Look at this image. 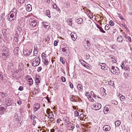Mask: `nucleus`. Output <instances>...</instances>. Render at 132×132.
<instances>
[{"instance_id":"obj_1","label":"nucleus","mask_w":132,"mask_h":132,"mask_svg":"<svg viewBox=\"0 0 132 132\" xmlns=\"http://www.w3.org/2000/svg\"><path fill=\"white\" fill-rule=\"evenodd\" d=\"M18 12L16 9H13L9 14L7 17V20L10 22L16 20Z\"/></svg>"},{"instance_id":"obj_2","label":"nucleus","mask_w":132,"mask_h":132,"mask_svg":"<svg viewBox=\"0 0 132 132\" xmlns=\"http://www.w3.org/2000/svg\"><path fill=\"white\" fill-rule=\"evenodd\" d=\"M111 72L113 74L118 75L120 73L119 69L117 67H115L114 66L111 67Z\"/></svg>"},{"instance_id":"obj_3","label":"nucleus","mask_w":132,"mask_h":132,"mask_svg":"<svg viewBox=\"0 0 132 132\" xmlns=\"http://www.w3.org/2000/svg\"><path fill=\"white\" fill-rule=\"evenodd\" d=\"M40 58L38 57L33 61L32 63V65L34 67H36L40 63Z\"/></svg>"},{"instance_id":"obj_4","label":"nucleus","mask_w":132,"mask_h":132,"mask_svg":"<svg viewBox=\"0 0 132 132\" xmlns=\"http://www.w3.org/2000/svg\"><path fill=\"white\" fill-rule=\"evenodd\" d=\"M29 24L31 27H35L37 26V22L35 20L31 19L29 21Z\"/></svg>"},{"instance_id":"obj_5","label":"nucleus","mask_w":132,"mask_h":132,"mask_svg":"<svg viewBox=\"0 0 132 132\" xmlns=\"http://www.w3.org/2000/svg\"><path fill=\"white\" fill-rule=\"evenodd\" d=\"M93 106H94L93 109L95 110H97L101 109V105L99 103H96L93 104Z\"/></svg>"},{"instance_id":"obj_6","label":"nucleus","mask_w":132,"mask_h":132,"mask_svg":"<svg viewBox=\"0 0 132 132\" xmlns=\"http://www.w3.org/2000/svg\"><path fill=\"white\" fill-rule=\"evenodd\" d=\"M84 46L85 49H88L89 50V47L90 46V44L89 43V42L87 40L86 41H84Z\"/></svg>"},{"instance_id":"obj_7","label":"nucleus","mask_w":132,"mask_h":132,"mask_svg":"<svg viewBox=\"0 0 132 132\" xmlns=\"http://www.w3.org/2000/svg\"><path fill=\"white\" fill-rule=\"evenodd\" d=\"M32 50H23V52L25 56H29L30 55Z\"/></svg>"},{"instance_id":"obj_8","label":"nucleus","mask_w":132,"mask_h":132,"mask_svg":"<svg viewBox=\"0 0 132 132\" xmlns=\"http://www.w3.org/2000/svg\"><path fill=\"white\" fill-rule=\"evenodd\" d=\"M70 35L71 38L73 41H75L77 38V36L75 32H71Z\"/></svg>"},{"instance_id":"obj_9","label":"nucleus","mask_w":132,"mask_h":132,"mask_svg":"<svg viewBox=\"0 0 132 132\" xmlns=\"http://www.w3.org/2000/svg\"><path fill=\"white\" fill-rule=\"evenodd\" d=\"M4 53L2 54V56L4 57L6 56V58H8L9 55V50H4Z\"/></svg>"},{"instance_id":"obj_10","label":"nucleus","mask_w":132,"mask_h":132,"mask_svg":"<svg viewBox=\"0 0 132 132\" xmlns=\"http://www.w3.org/2000/svg\"><path fill=\"white\" fill-rule=\"evenodd\" d=\"M68 125L67 127L68 130H73L75 128V126L72 123L70 122Z\"/></svg>"},{"instance_id":"obj_11","label":"nucleus","mask_w":132,"mask_h":132,"mask_svg":"<svg viewBox=\"0 0 132 132\" xmlns=\"http://www.w3.org/2000/svg\"><path fill=\"white\" fill-rule=\"evenodd\" d=\"M6 104L8 106L10 105L12 103L11 100L9 98H7L5 100Z\"/></svg>"},{"instance_id":"obj_12","label":"nucleus","mask_w":132,"mask_h":132,"mask_svg":"<svg viewBox=\"0 0 132 132\" xmlns=\"http://www.w3.org/2000/svg\"><path fill=\"white\" fill-rule=\"evenodd\" d=\"M103 130L106 131H109L111 129L110 126L107 125H105L103 127Z\"/></svg>"},{"instance_id":"obj_13","label":"nucleus","mask_w":132,"mask_h":132,"mask_svg":"<svg viewBox=\"0 0 132 132\" xmlns=\"http://www.w3.org/2000/svg\"><path fill=\"white\" fill-rule=\"evenodd\" d=\"M63 120L67 125H68L70 122L69 118L67 117H64L63 118Z\"/></svg>"},{"instance_id":"obj_14","label":"nucleus","mask_w":132,"mask_h":132,"mask_svg":"<svg viewBox=\"0 0 132 132\" xmlns=\"http://www.w3.org/2000/svg\"><path fill=\"white\" fill-rule=\"evenodd\" d=\"M76 22L78 24H81L83 22V20L81 18H79L76 20Z\"/></svg>"},{"instance_id":"obj_15","label":"nucleus","mask_w":132,"mask_h":132,"mask_svg":"<svg viewBox=\"0 0 132 132\" xmlns=\"http://www.w3.org/2000/svg\"><path fill=\"white\" fill-rule=\"evenodd\" d=\"M18 34L16 32L15 33L14 40L16 42H17L18 41Z\"/></svg>"},{"instance_id":"obj_16","label":"nucleus","mask_w":132,"mask_h":132,"mask_svg":"<svg viewBox=\"0 0 132 132\" xmlns=\"http://www.w3.org/2000/svg\"><path fill=\"white\" fill-rule=\"evenodd\" d=\"M5 110V108L2 106H0V115H2L4 113L3 111Z\"/></svg>"},{"instance_id":"obj_17","label":"nucleus","mask_w":132,"mask_h":132,"mask_svg":"<svg viewBox=\"0 0 132 132\" xmlns=\"http://www.w3.org/2000/svg\"><path fill=\"white\" fill-rule=\"evenodd\" d=\"M123 39V38L121 35L119 36L117 39V40L119 42H122Z\"/></svg>"},{"instance_id":"obj_18","label":"nucleus","mask_w":132,"mask_h":132,"mask_svg":"<svg viewBox=\"0 0 132 132\" xmlns=\"http://www.w3.org/2000/svg\"><path fill=\"white\" fill-rule=\"evenodd\" d=\"M31 6L30 4L27 5L26 6V10L28 11L29 12L31 11Z\"/></svg>"},{"instance_id":"obj_19","label":"nucleus","mask_w":132,"mask_h":132,"mask_svg":"<svg viewBox=\"0 0 132 132\" xmlns=\"http://www.w3.org/2000/svg\"><path fill=\"white\" fill-rule=\"evenodd\" d=\"M109 108H108V106H105L104 107V112L105 114L107 113L109 111Z\"/></svg>"},{"instance_id":"obj_20","label":"nucleus","mask_w":132,"mask_h":132,"mask_svg":"<svg viewBox=\"0 0 132 132\" xmlns=\"http://www.w3.org/2000/svg\"><path fill=\"white\" fill-rule=\"evenodd\" d=\"M63 52V54L65 56H68L69 55V51H67L66 50H62Z\"/></svg>"},{"instance_id":"obj_21","label":"nucleus","mask_w":132,"mask_h":132,"mask_svg":"<svg viewBox=\"0 0 132 132\" xmlns=\"http://www.w3.org/2000/svg\"><path fill=\"white\" fill-rule=\"evenodd\" d=\"M38 52V50H34V56H31L30 57H32L33 59V60L34 59V57L35 56H36Z\"/></svg>"},{"instance_id":"obj_22","label":"nucleus","mask_w":132,"mask_h":132,"mask_svg":"<svg viewBox=\"0 0 132 132\" xmlns=\"http://www.w3.org/2000/svg\"><path fill=\"white\" fill-rule=\"evenodd\" d=\"M97 27L99 29L100 31L101 32H102L103 33H105V31L103 30L102 28L100 26H99L98 25L97 26Z\"/></svg>"},{"instance_id":"obj_23","label":"nucleus","mask_w":132,"mask_h":132,"mask_svg":"<svg viewBox=\"0 0 132 132\" xmlns=\"http://www.w3.org/2000/svg\"><path fill=\"white\" fill-rule=\"evenodd\" d=\"M84 67L88 69H90L91 68L90 65L86 62L85 65Z\"/></svg>"},{"instance_id":"obj_24","label":"nucleus","mask_w":132,"mask_h":132,"mask_svg":"<svg viewBox=\"0 0 132 132\" xmlns=\"http://www.w3.org/2000/svg\"><path fill=\"white\" fill-rule=\"evenodd\" d=\"M72 19L71 18H70L68 20V23L69 25L70 26H71L72 25Z\"/></svg>"},{"instance_id":"obj_25","label":"nucleus","mask_w":132,"mask_h":132,"mask_svg":"<svg viewBox=\"0 0 132 132\" xmlns=\"http://www.w3.org/2000/svg\"><path fill=\"white\" fill-rule=\"evenodd\" d=\"M79 62L84 67L86 63L85 61L82 60H80Z\"/></svg>"},{"instance_id":"obj_26","label":"nucleus","mask_w":132,"mask_h":132,"mask_svg":"<svg viewBox=\"0 0 132 132\" xmlns=\"http://www.w3.org/2000/svg\"><path fill=\"white\" fill-rule=\"evenodd\" d=\"M46 14L50 18L51 16L50 15V11L49 10H47L46 11Z\"/></svg>"},{"instance_id":"obj_27","label":"nucleus","mask_w":132,"mask_h":132,"mask_svg":"<svg viewBox=\"0 0 132 132\" xmlns=\"http://www.w3.org/2000/svg\"><path fill=\"white\" fill-rule=\"evenodd\" d=\"M75 98L76 97L75 96L72 95L71 97V96L70 97V100L71 101H75Z\"/></svg>"},{"instance_id":"obj_28","label":"nucleus","mask_w":132,"mask_h":132,"mask_svg":"<svg viewBox=\"0 0 132 132\" xmlns=\"http://www.w3.org/2000/svg\"><path fill=\"white\" fill-rule=\"evenodd\" d=\"M121 123L120 121L119 120H117L115 122V125L116 126H119Z\"/></svg>"},{"instance_id":"obj_29","label":"nucleus","mask_w":132,"mask_h":132,"mask_svg":"<svg viewBox=\"0 0 132 132\" xmlns=\"http://www.w3.org/2000/svg\"><path fill=\"white\" fill-rule=\"evenodd\" d=\"M111 58L112 59V60L113 62L114 63H116V59L114 57H111Z\"/></svg>"},{"instance_id":"obj_30","label":"nucleus","mask_w":132,"mask_h":132,"mask_svg":"<svg viewBox=\"0 0 132 132\" xmlns=\"http://www.w3.org/2000/svg\"><path fill=\"white\" fill-rule=\"evenodd\" d=\"M120 66L122 69L124 70L125 69V68L126 67H125L124 65V63L123 62H122L121 63Z\"/></svg>"},{"instance_id":"obj_31","label":"nucleus","mask_w":132,"mask_h":132,"mask_svg":"<svg viewBox=\"0 0 132 132\" xmlns=\"http://www.w3.org/2000/svg\"><path fill=\"white\" fill-rule=\"evenodd\" d=\"M60 61L63 64H65V62L64 61L62 57H60Z\"/></svg>"},{"instance_id":"obj_32","label":"nucleus","mask_w":132,"mask_h":132,"mask_svg":"<svg viewBox=\"0 0 132 132\" xmlns=\"http://www.w3.org/2000/svg\"><path fill=\"white\" fill-rule=\"evenodd\" d=\"M18 114L16 113H15L14 115V118L16 120H17L18 119Z\"/></svg>"},{"instance_id":"obj_33","label":"nucleus","mask_w":132,"mask_h":132,"mask_svg":"<svg viewBox=\"0 0 132 132\" xmlns=\"http://www.w3.org/2000/svg\"><path fill=\"white\" fill-rule=\"evenodd\" d=\"M110 25L109 24H106L105 27V30H107L109 29L110 28L109 27Z\"/></svg>"},{"instance_id":"obj_34","label":"nucleus","mask_w":132,"mask_h":132,"mask_svg":"<svg viewBox=\"0 0 132 132\" xmlns=\"http://www.w3.org/2000/svg\"><path fill=\"white\" fill-rule=\"evenodd\" d=\"M44 63L45 64L47 65L48 64V61L46 59L45 60L43 61Z\"/></svg>"},{"instance_id":"obj_35","label":"nucleus","mask_w":132,"mask_h":132,"mask_svg":"<svg viewBox=\"0 0 132 132\" xmlns=\"http://www.w3.org/2000/svg\"><path fill=\"white\" fill-rule=\"evenodd\" d=\"M77 88L79 90H80L82 88V86L81 85L79 84L77 85Z\"/></svg>"},{"instance_id":"obj_36","label":"nucleus","mask_w":132,"mask_h":132,"mask_svg":"<svg viewBox=\"0 0 132 132\" xmlns=\"http://www.w3.org/2000/svg\"><path fill=\"white\" fill-rule=\"evenodd\" d=\"M111 86H112L113 85V82L112 81H110L108 83Z\"/></svg>"},{"instance_id":"obj_37","label":"nucleus","mask_w":132,"mask_h":132,"mask_svg":"<svg viewBox=\"0 0 132 132\" xmlns=\"http://www.w3.org/2000/svg\"><path fill=\"white\" fill-rule=\"evenodd\" d=\"M61 80L63 82H65L66 81L65 78L63 76L61 77Z\"/></svg>"},{"instance_id":"obj_38","label":"nucleus","mask_w":132,"mask_h":132,"mask_svg":"<svg viewBox=\"0 0 132 132\" xmlns=\"http://www.w3.org/2000/svg\"><path fill=\"white\" fill-rule=\"evenodd\" d=\"M110 25L111 26H113L114 24V23L113 21L111 20L109 22Z\"/></svg>"},{"instance_id":"obj_39","label":"nucleus","mask_w":132,"mask_h":132,"mask_svg":"<svg viewBox=\"0 0 132 132\" xmlns=\"http://www.w3.org/2000/svg\"><path fill=\"white\" fill-rule=\"evenodd\" d=\"M84 114L83 113H81L79 116L80 120H81L84 117Z\"/></svg>"},{"instance_id":"obj_40","label":"nucleus","mask_w":132,"mask_h":132,"mask_svg":"<svg viewBox=\"0 0 132 132\" xmlns=\"http://www.w3.org/2000/svg\"><path fill=\"white\" fill-rule=\"evenodd\" d=\"M79 113L78 111H75V117H78L79 116Z\"/></svg>"},{"instance_id":"obj_41","label":"nucleus","mask_w":132,"mask_h":132,"mask_svg":"<svg viewBox=\"0 0 132 132\" xmlns=\"http://www.w3.org/2000/svg\"><path fill=\"white\" fill-rule=\"evenodd\" d=\"M35 81L36 83L37 84H38V83H39L40 82V80H39V78H36Z\"/></svg>"},{"instance_id":"obj_42","label":"nucleus","mask_w":132,"mask_h":132,"mask_svg":"<svg viewBox=\"0 0 132 132\" xmlns=\"http://www.w3.org/2000/svg\"><path fill=\"white\" fill-rule=\"evenodd\" d=\"M35 105L37 107H38V108H40V104H39V103H36L35 104Z\"/></svg>"},{"instance_id":"obj_43","label":"nucleus","mask_w":132,"mask_h":132,"mask_svg":"<svg viewBox=\"0 0 132 132\" xmlns=\"http://www.w3.org/2000/svg\"><path fill=\"white\" fill-rule=\"evenodd\" d=\"M0 94L2 95V96L3 97H5L6 96V94L4 92H0Z\"/></svg>"},{"instance_id":"obj_44","label":"nucleus","mask_w":132,"mask_h":132,"mask_svg":"<svg viewBox=\"0 0 132 132\" xmlns=\"http://www.w3.org/2000/svg\"><path fill=\"white\" fill-rule=\"evenodd\" d=\"M69 85L70 86V87L72 89L73 87V85L70 82H69Z\"/></svg>"},{"instance_id":"obj_45","label":"nucleus","mask_w":132,"mask_h":132,"mask_svg":"<svg viewBox=\"0 0 132 132\" xmlns=\"http://www.w3.org/2000/svg\"><path fill=\"white\" fill-rule=\"evenodd\" d=\"M18 2L20 3V4H23L25 1V0H18Z\"/></svg>"},{"instance_id":"obj_46","label":"nucleus","mask_w":132,"mask_h":132,"mask_svg":"<svg viewBox=\"0 0 132 132\" xmlns=\"http://www.w3.org/2000/svg\"><path fill=\"white\" fill-rule=\"evenodd\" d=\"M51 111L50 109L48 108L47 109L46 113H47L49 114L50 113V111Z\"/></svg>"},{"instance_id":"obj_47","label":"nucleus","mask_w":132,"mask_h":132,"mask_svg":"<svg viewBox=\"0 0 132 132\" xmlns=\"http://www.w3.org/2000/svg\"><path fill=\"white\" fill-rule=\"evenodd\" d=\"M28 84H29L30 85H31L33 83V81L32 80H29L28 81Z\"/></svg>"},{"instance_id":"obj_48","label":"nucleus","mask_w":132,"mask_h":132,"mask_svg":"<svg viewBox=\"0 0 132 132\" xmlns=\"http://www.w3.org/2000/svg\"><path fill=\"white\" fill-rule=\"evenodd\" d=\"M42 69V68L41 67H39L37 69V71L39 72L41 71Z\"/></svg>"},{"instance_id":"obj_49","label":"nucleus","mask_w":132,"mask_h":132,"mask_svg":"<svg viewBox=\"0 0 132 132\" xmlns=\"http://www.w3.org/2000/svg\"><path fill=\"white\" fill-rule=\"evenodd\" d=\"M0 79L3 80V76L2 75V73H0Z\"/></svg>"},{"instance_id":"obj_50","label":"nucleus","mask_w":132,"mask_h":132,"mask_svg":"<svg viewBox=\"0 0 132 132\" xmlns=\"http://www.w3.org/2000/svg\"><path fill=\"white\" fill-rule=\"evenodd\" d=\"M105 64L104 63H100V65L101 67H103L105 66Z\"/></svg>"},{"instance_id":"obj_51","label":"nucleus","mask_w":132,"mask_h":132,"mask_svg":"<svg viewBox=\"0 0 132 132\" xmlns=\"http://www.w3.org/2000/svg\"><path fill=\"white\" fill-rule=\"evenodd\" d=\"M23 89V87L22 86H20L18 89V90L20 91L22 90Z\"/></svg>"},{"instance_id":"obj_52","label":"nucleus","mask_w":132,"mask_h":132,"mask_svg":"<svg viewBox=\"0 0 132 132\" xmlns=\"http://www.w3.org/2000/svg\"><path fill=\"white\" fill-rule=\"evenodd\" d=\"M58 42L56 40H55L54 43V45L55 46H56L57 45Z\"/></svg>"},{"instance_id":"obj_53","label":"nucleus","mask_w":132,"mask_h":132,"mask_svg":"<svg viewBox=\"0 0 132 132\" xmlns=\"http://www.w3.org/2000/svg\"><path fill=\"white\" fill-rule=\"evenodd\" d=\"M119 17L122 20L125 21V19L123 18L122 16L120 15L119 16Z\"/></svg>"},{"instance_id":"obj_54","label":"nucleus","mask_w":132,"mask_h":132,"mask_svg":"<svg viewBox=\"0 0 132 132\" xmlns=\"http://www.w3.org/2000/svg\"><path fill=\"white\" fill-rule=\"evenodd\" d=\"M34 110L35 111H36L38 109H39V108H38H38L37 107H34Z\"/></svg>"},{"instance_id":"obj_55","label":"nucleus","mask_w":132,"mask_h":132,"mask_svg":"<svg viewBox=\"0 0 132 132\" xmlns=\"http://www.w3.org/2000/svg\"><path fill=\"white\" fill-rule=\"evenodd\" d=\"M61 121V120L60 119V118H59V119H57V123H59L60 122V121Z\"/></svg>"},{"instance_id":"obj_56","label":"nucleus","mask_w":132,"mask_h":132,"mask_svg":"<svg viewBox=\"0 0 132 132\" xmlns=\"http://www.w3.org/2000/svg\"><path fill=\"white\" fill-rule=\"evenodd\" d=\"M46 54L44 53H43L42 55V57L46 56Z\"/></svg>"},{"instance_id":"obj_57","label":"nucleus","mask_w":132,"mask_h":132,"mask_svg":"<svg viewBox=\"0 0 132 132\" xmlns=\"http://www.w3.org/2000/svg\"><path fill=\"white\" fill-rule=\"evenodd\" d=\"M113 102H114V103H114L115 105H117L118 104V103L117 101H114Z\"/></svg>"},{"instance_id":"obj_58","label":"nucleus","mask_w":132,"mask_h":132,"mask_svg":"<svg viewBox=\"0 0 132 132\" xmlns=\"http://www.w3.org/2000/svg\"><path fill=\"white\" fill-rule=\"evenodd\" d=\"M42 57L43 61L45 60L46 59V56Z\"/></svg>"},{"instance_id":"obj_59","label":"nucleus","mask_w":132,"mask_h":132,"mask_svg":"<svg viewBox=\"0 0 132 132\" xmlns=\"http://www.w3.org/2000/svg\"><path fill=\"white\" fill-rule=\"evenodd\" d=\"M17 103L19 105H20L21 104V101H18Z\"/></svg>"},{"instance_id":"obj_60","label":"nucleus","mask_w":132,"mask_h":132,"mask_svg":"<svg viewBox=\"0 0 132 132\" xmlns=\"http://www.w3.org/2000/svg\"><path fill=\"white\" fill-rule=\"evenodd\" d=\"M91 94L93 96H95V95L94 94V93H93V91H91Z\"/></svg>"},{"instance_id":"obj_61","label":"nucleus","mask_w":132,"mask_h":132,"mask_svg":"<svg viewBox=\"0 0 132 132\" xmlns=\"http://www.w3.org/2000/svg\"><path fill=\"white\" fill-rule=\"evenodd\" d=\"M14 37V36L12 35L11 36V41H13L14 40V39H12V38H13Z\"/></svg>"},{"instance_id":"obj_62","label":"nucleus","mask_w":132,"mask_h":132,"mask_svg":"<svg viewBox=\"0 0 132 132\" xmlns=\"http://www.w3.org/2000/svg\"><path fill=\"white\" fill-rule=\"evenodd\" d=\"M46 99H47V101L48 103H49L50 102V100L49 99V97H48L47 96L46 97Z\"/></svg>"},{"instance_id":"obj_63","label":"nucleus","mask_w":132,"mask_h":132,"mask_svg":"<svg viewBox=\"0 0 132 132\" xmlns=\"http://www.w3.org/2000/svg\"><path fill=\"white\" fill-rule=\"evenodd\" d=\"M47 24H44L43 25V27L45 28H46L48 26V25H47Z\"/></svg>"},{"instance_id":"obj_64","label":"nucleus","mask_w":132,"mask_h":132,"mask_svg":"<svg viewBox=\"0 0 132 132\" xmlns=\"http://www.w3.org/2000/svg\"><path fill=\"white\" fill-rule=\"evenodd\" d=\"M123 36L124 37H126V35H126V34L125 33H123Z\"/></svg>"}]
</instances>
